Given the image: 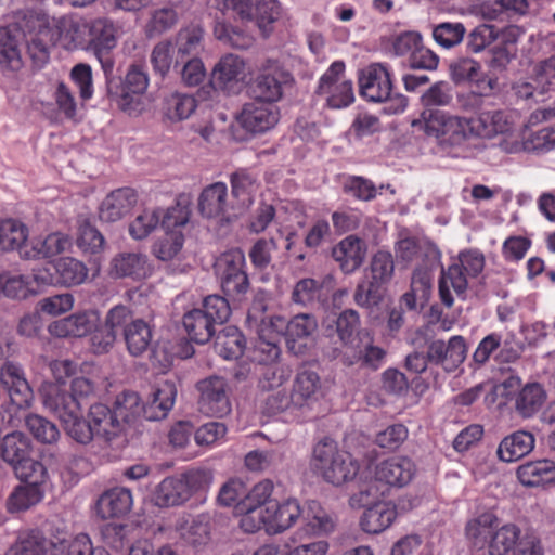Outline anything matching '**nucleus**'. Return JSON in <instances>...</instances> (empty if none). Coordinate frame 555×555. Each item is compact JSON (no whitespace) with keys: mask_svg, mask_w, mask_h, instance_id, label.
Returning a JSON list of instances; mask_svg holds the SVG:
<instances>
[{"mask_svg":"<svg viewBox=\"0 0 555 555\" xmlns=\"http://www.w3.org/2000/svg\"><path fill=\"white\" fill-rule=\"evenodd\" d=\"M485 268V257L477 249H466L459 254L447 270L441 271L439 279V296L442 304L451 307L454 302L453 293L464 298L468 280L478 276Z\"/></svg>","mask_w":555,"mask_h":555,"instance_id":"nucleus-1","label":"nucleus"},{"mask_svg":"<svg viewBox=\"0 0 555 555\" xmlns=\"http://www.w3.org/2000/svg\"><path fill=\"white\" fill-rule=\"evenodd\" d=\"M312 466L325 481L334 486L353 479L359 468L352 456L340 450L332 439H324L314 447Z\"/></svg>","mask_w":555,"mask_h":555,"instance_id":"nucleus-2","label":"nucleus"},{"mask_svg":"<svg viewBox=\"0 0 555 555\" xmlns=\"http://www.w3.org/2000/svg\"><path fill=\"white\" fill-rule=\"evenodd\" d=\"M301 515V507L296 500H287L281 504L272 502L258 514L242 516L241 528L248 533L263 529L268 534H279L289 529Z\"/></svg>","mask_w":555,"mask_h":555,"instance_id":"nucleus-3","label":"nucleus"},{"mask_svg":"<svg viewBox=\"0 0 555 555\" xmlns=\"http://www.w3.org/2000/svg\"><path fill=\"white\" fill-rule=\"evenodd\" d=\"M360 94L370 102H391L387 108L389 113L397 114L404 111L408 101L403 95L391 98L392 82L388 69L379 63H373L359 74Z\"/></svg>","mask_w":555,"mask_h":555,"instance_id":"nucleus-4","label":"nucleus"},{"mask_svg":"<svg viewBox=\"0 0 555 555\" xmlns=\"http://www.w3.org/2000/svg\"><path fill=\"white\" fill-rule=\"evenodd\" d=\"M209 479L204 470H191L180 477L165 478L155 488L154 503L159 507L181 505L195 492L206 488Z\"/></svg>","mask_w":555,"mask_h":555,"instance_id":"nucleus-5","label":"nucleus"},{"mask_svg":"<svg viewBox=\"0 0 555 555\" xmlns=\"http://www.w3.org/2000/svg\"><path fill=\"white\" fill-rule=\"evenodd\" d=\"M423 120L424 131L435 137L441 145L459 146L473 137L470 119L465 117L443 111H428L423 113Z\"/></svg>","mask_w":555,"mask_h":555,"instance_id":"nucleus-6","label":"nucleus"},{"mask_svg":"<svg viewBox=\"0 0 555 555\" xmlns=\"http://www.w3.org/2000/svg\"><path fill=\"white\" fill-rule=\"evenodd\" d=\"M215 269L223 293L234 300H242L249 289L244 253L241 249L223 253L217 258Z\"/></svg>","mask_w":555,"mask_h":555,"instance_id":"nucleus-7","label":"nucleus"},{"mask_svg":"<svg viewBox=\"0 0 555 555\" xmlns=\"http://www.w3.org/2000/svg\"><path fill=\"white\" fill-rule=\"evenodd\" d=\"M189 221V211L182 206L143 209L129 224V234L134 240L146 238L160 223L164 230L182 228Z\"/></svg>","mask_w":555,"mask_h":555,"instance_id":"nucleus-8","label":"nucleus"},{"mask_svg":"<svg viewBox=\"0 0 555 555\" xmlns=\"http://www.w3.org/2000/svg\"><path fill=\"white\" fill-rule=\"evenodd\" d=\"M119 27L106 17L88 20L87 51L94 53L106 75L112 74L114 61L109 53L117 46Z\"/></svg>","mask_w":555,"mask_h":555,"instance_id":"nucleus-9","label":"nucleus"},{"mask_svg":"<svg viewBox=\"0 0 555 555\" xmlns=\"http://www.w3.org/2000/svg\"><path fill=\"white\" fill-rule=\"evenodd\" d=\"M318 93L324 98L326 104L332 108H344L353 102L352 82L345 76L344 62H334L321 76Z\"/></svg>","mask_w":555,"mask_h":555,"instance_id":"nucleus-10","label":"nucleus"},{"mask_svg":"<svg viewBox=\"0 0 555 555\" xmlns=\"http://www.w3.org/2000/svg\"><path fill=\"white\" fill-rule=\"evenodd\" d=\"M49 27L51 44L60 46L68 51L78 49L87 51L88 20L75 15H65L53 18Z\"/></svg>","mask_w":555,"mask_h":555,"instance_id":"nucleus-11","label":"nucleus"},{"mask_svg":"<svg viewBox=\"0 0 555 555\" xmlns=\"http://www.w3.org/2000/svg\"><path fill=\"white\" fill-rule=\"evenodd\" d=\"M62 423L65 433L76 442L88 444L94 439V431L90 418L85 420L81 415V406L75 400H68L65 404H57L55 400L49 399L48 406Z\"/></svg>","mask_w":555,"mask_h":555,"instance_id":"nucleus-12","label":"nucleus"},{"mask_svg":"<svg viewBox=\"0 0 555 555\" xmlns=\"http://www.w3.org/2000/svg\"><path fill=\"white\" fill-rule=\"evenodd\" d=\"M232 209L234 206L229 202L228 186L223 182L206 186L198 196L199 214L217 224L230 223L235 216Z\"/></svg>","mask_w":555,"mask_h":555,"instance_id":"nucleus-13","label":"nucleus"},{"mask_svg":"<svg viewBox=\"0 0 555 555\" xmlns=\"http://www.w3.org/2000/svg\"><path fill=\"white\" fill-rule=\"evenodd\" d=\"M0 380L8 390L11 404L9 409H28L34 402V392L21 365L5 362L0 370Z\"/></svg>","mask_w":555,"mask_h":555,"instance_id":"nucleus-14","label":"nucleus"},{"mask_svg":"<svg viewBox=\"0 0 555 555\" xmlns=\"http://www.w3.org/2000/svg\"><path fill=\"white\" fill-rule=\"evenodd\" d=\"M199 408L207 415L222 417L231 412L229 387L222 377L212 376L198 383Z\"/></svg>","mask_w":555,"mask_h":555,"instance_id":"nucleus-15","label":"nucleus"},{"mask_svg":"<svg viewBox=\"0 0 555 555\" xmlns=\"http://www.w3.org/2000/svg\"><path fill=\"white\" fill-rule=\"evenodd\" d=\"M467 346L462 336H452L447 343L441 339L428 345V359L446 372H454L466 359Z\"/></svg>","mask_w":555,"mask_h":555,"instance_id":"nucleus-16","label":"nucleus"},{"mask_svg":"<svg viewBox=\"0 0 555 555\" xmlns=\"http://www.w3.org/2000/svg\"><path fill=\"white\" fill-rule=\"evenodd\" d=\"M279 118L280 112L276 106L256 100L244 105L237 120L247 131L262 133L272 129Z\"/></svg>","mask_w":555,"mask_h":555,"instance_id":"nucleus-17","label":"nucleus"},{"mask_svg":"<svg viewBox=\"0 0 555 555\" xmlns=\"http://www.w3.org/2000/svg\"><path fill=\"white\" fill-rule=\"evenodd\" d=\"M94 391L93 383L86 377H75L69 388L62 384L44 383L41 386L40 395L43 406H48L49 399L55 400L59 404H65L68 400L81 406V400L88 398Z\"/></svg>","mask_w":555,"mask_h":555,"instance_id":"nucleus-18","label":"nucleus"},{"mask_svg":"<svg viewBox=\"0 0 555 555\" xmlns=\"http://www.w3.org/2000/svg\"><path fill=\"white\" fill-rule=\"evenodd\" d=\"M20 410L8 409V418L3 417V422L10 427H18L24 422L34 438L42 443H54L59 440L61 434L53 422L39 414H22Z\"/></svg>","mask_w":555,"mask_h":555,"instance_id":"nucleus-19","label":"nucleus"},{"mask_svg":"<svg viewBox=\"0 0 555 555\" xmlns=\"http://www.w3.org/2000/svg\"><path fill=\"white\" fill-rule=\"evenodd\" d=\"M415 472L411 459L397 455L377 463L374 467V478L384 485L401 488L413 479Z\"/></svg>","mask_w":555,"mask_h":555,"instance_id":"nucleus-20","label":"nucleus"},{"mask_svg":"<svg viewBox=\"0 0 555 555\" xmlns=\"http://www.w3.org/2000/svg\"><path fill=\"white\" fill-rule=\"evenodd\" d=\"M292 75L278 66H272L262 72L255 81L254 93L258 101L272 104L279 101L284 88L292 85Z\"/></svg>","mask_w":555,"mask_h":555,"instance_id":"nucleus-21","label":"nucleus"},{"mask_svg":"<svg viewBox=\"0 0 555 555\" xmlns=\"http://www.w3.org/2000/svg\"><path fill=\"white\" fill-rule=\"evenodd\" d=\"M108 272L114 278L143 280L151 276L153 267L145 254L122 251L112 258Z\"/></svg>","mask_w":555,"mask_h":555,"instance_id":"nucleus-22","label":"nucleus"},{"mask_svg":"<svg viewBox=\"0 0 555 555\" xmlns=\"http://www.w3.org/2000/svg\"><path fill=\"white\" fill-rule=\"evenodd\" d=\"M473 137L491 139L500 133H506L514 127L513 116L506 112L482 111L470 118Z\"/></svg>","mask_w":555,"mask_h":555,"instance_id":"nucleus-23","label":"nucleus"},{"mask_svg":"<svg viewBox=\"0 0 555 555\" xmlns=\"http://www.w3.org/2000/svg\"><path fill=\"white\" fill-rule=\"evenodd\" d=\"M138 203V193L131 188L111 192L102 202L99 216L102 221L116 222L122 219Z\"/></svg>","mask_w":555,"mask_h":555,"instance_id":"nucleus-24","label":"nucleus"},{"mask_svg":"<svg viewBox=\"0 0 555 555\" xmlns=\"http://www.w3.org/2000/svg\"><path fill=\"white\" fill-rule=\"evenodd\" d=\"M99 315L93 311H83L54 321L49 325V332L57 337H82L96 328Z\"/></svg>","mask_w":555,"mask_h":555,"instance_id":"nucleus-25","label":"nucleus"},{"mask_svg":"<svg viewBox=\"0 0 555 555\" xmlns=\"http://www.w3.org/2000/svg\"><path fill=\"white\" fill-rule=\"evenodd\" d=\"M366 255V244L354 235H349L337 243L332 256L345 273L359 269Z\"/></svg>","mask_w":555,"mask_h":555,"instance_id":"nucleus-26","label":"nucleus"},{"mask_svg":"<svg viewBox=\"0 0 555 555\" xmlns=\"http://www.w3.org/2000/svg\"><path fill=\"white\" fill-rule=\"evenodd\" d=\"M132 504V493L129 489L112 488L98 499L96 514L102 519L121 517L131 511Z\"/></svg>","mask_w":555,"mask_h":555,"instance_id":"nucleus-27","label":"nucleus"},{"mask_svg":"<svg viewBox=\"0 0 555 555\" xmlns=\"http://www.w3.org/2000/svg\"><path fill=\"white\" fill-rule=\"evenodd\" d=\"M322 396V382L319 374L310 369L300 370L294 380L292 402L297 406L310 405Z\"/></svg>","mask_w":555,"mask_h":555,"instance_id":"nucleus-28","label":"nucleus"},{"mask_svg":"<svg viewBox=\"0 0 555 555\" xmlns=\"http://www.w3.org/2000/svg\"><path fill=\"white\" fill-rule=\"evenodd\" d=\"M334 328L341 345L348 348L357 347V340L369 336L361 330L359 313L353 309H347L340 312L331 322H327L326 330Z\"/></svg>","mask_w":555,"mask_h":555,"instance_id":"nucleus-29","label":"nucleus"},{"mask_svg":"<svg viewBox=\"0 0 555 555\" xmlns=\"http://www.w3.org/2000/svg\"><path fill=\"white\" fill-rule=\"evenodd\" d=\"M534 446L533 434L527 430H517L501 440L496 454L501 461L512 463L528 455Z\"/></svg>","mask_w":555,"mask_h":555,"instance_id":"nucleus-30","label":"nucleus"},{"mask_svg":"<svg viewBox=\"0 0 555 555\" xmlns=\"http://www.w3.org/2000/svg\"><path fill=\"white\" fill-rule=\"evenodd\" d=\"M519 482L529 488L541 487L555 481V461L538 460L521 464L516 472Z\"/></svg>","mask_w":555,"mask_h":555,"instance_id":"nucleus-31","label":"nucleus"},{"mask_svg":"<svg viewBox=\"0 0 555 555\" xmlns=\"http://www.w3.org/2000/svg\"><path fill=\"white\" fill-rule=\"evenodd\" d=\"M70 245V240L66 234L55 232L43 238L33 240L30 247L25 245L22 248L21 255L26 259L50 258L66 251Z\"/></svg>","mask_w":555,"mask_h":555,"instance_id":"nucleus-32","label":"nucleus"},{"mask_svg":"<svg viewBox=\"0 0 555 555\" xmlns=\"http://www.w3.org/2000/svg\"><path fill=\"white\" fill-rule=\"evenodd\" d=\"M88 418H90L94 438L109 441L122 431L114 411L105 404H92L88 412Z\"/></svg>","mask_w":555,"mask_h":555,"instance_id":"nucleus-33","label":"nucleus"},{"mask_svg":"<svg viewBox=\"0 0 555 555\" xmlns=\"http://www.w3.org/2000/svg\"><path fill=\"white\" fill-rule=\"evenodd\" d=\"M23 33L17 27L0 28V65L17 70L22 66L21 47Z\"/></svg>","mask_w":555,"mask_h":555,"instance_id":"nucleus-34","label":"nucleus"},{"mask_svg":"<svg viewBox=\"0 0 555 555\" xmlns=\"http://www.w3.org/2000/svg\"><path fill=\"white\" fill-rule=\"evenodd\" d=\"M396 517L397 509L391 502H376L365 508L360 525L365 532L377 534L389 528Z\"/></svg>","mask_w":555,"mask_h":555,"instance_id":"nucleus-35","label":"nucleus"},{"mask_svg":"<svg viewBox=\"0 0 555 555\" xmlns=\"http://www.w3.org/2000/svg\"><path fill=\"white\" fill-rule=\"evenodd\" d=\"M396 255L399 260L406 263L417 257H422L429 266L438 264L441 257L439 249L434 244L429 242H418L411 237L402 238L397 243Z\"/></svg>","mask_w":555,"mask_h":555,"instance_id":"nucleus-36","label":"nucleus"},{"mask_svg":"<svg viewBox=\"0 0 555 555\" xmlns=\"http://www.w3.org/2000/svg\"><path fill=\"white\" fill-rule=\"evenodd\" d=\"M177 396L173 383L164 382L153 392L152 399L144 405L143 417L149 421H159L167 416L172 409Z\"/></svg>","mask_w":555,"mask_h":555,"instance_id":"nucleus-37","label":"nucleus"},{"mask_svg":"<svg viewBox=\"0 0 555 555\" xmlns=\"http://www.w3.org/2000/svg\"><path fill=\"white\" fill-rule=\"evenodd\" d=\"M525 532L514 522H507L496 527L492 532L488 544L490 555H507L514 552L524 538Z\"/></svg>","mask_w":555,"mask_h":555,"instance_id":"nucleus-38","label":"nucleus"},{"mask_svg":"<svg viewBox=\"0 0 555 555\" xmlns=\"http://www.w3.org/2000/svg\"><path fill=\"white\" fill-rule=\"evenodd\" d=\"M0 449L2 460L14 467L29 456L31 441L24 433L14 430L3 437Z\"/></svg>","mask_w":555,"mask_h":555,"instance_id":"nucleus-39","label":"nucleus"},{"mask_svg":"<svg viewBox=\"0 0 555 555\" xmlns=\"http://www.w3.org/2000/svg\"><path fill=\"white\" fill-rule=\"evenodd\" d=\"M204 31L198 26H189L179 30L172 44L176 51V62L186 57H197L203 51Z\"/></svg>","mask_w":555,"mask_h":555,"instance_id":"nucleus-40","label":"nucleus"},{"mask_svg":"<svg viewBox=\"0 0 555 555\" xmlns=\"http://www.w3.org/2000/svg\"><path fill=\"white\" fill-rule=\"evenodd\" d=\"M273 492L272 481L264 479L256 483L250 490L246 489L245 499L237 504V512L242 516L258 514L260 508H264L272 503L271 495Z\"/></svg>","mask_w":555,"mask_h":555,"instance_id":"nucleus-41","label":"nucleus"},{"mask_svg":"<svg viewBox=\"0 0 555 555\" xmlns=\"http://www.w3.org/2000/svg\"><path fill=\"white\" fill-rule=\"evenodd\" d=\"M124 337L128 351L138 357L149 349L152 341V328L144 320L134 319L124 328Z\"/></svg>","mask_w":555,"mask_h":555,"instance_id":"nucleus-42","label":"nucleus"},{"mask_svg":"<svg viewBox=\"0 0 555 555\" xmlns=\"http://www.w3.org/2000/svg\"><path fill=\"white\" fill-rule=\"evenodd\" d=\"M306 528L317 535L327 534L335 528V520L317 501L308 502L301 508V515Z\"/></svg>","mask_w":555,"mask_h":555,"instance_id":"nucleus-43","label":"nucleus"},{"mask_svg":"<svg viewBox=\"0 0 555 555\" xmlns=\"http://www.w3.org/2000/svg\"><path fill=\"white\" fill-rule=\"evenodd\" d=\"M499 526V518L492 512H483L469 519L465 527L467 539L474 545L489 543L492 532Z\"/></svg>","mask_w":555,"mask_h":555,"instance_id":"nucleus-44","label":"nucleus"},{"mask_svg":"<svg viewBox=\"0 0 555 555\" xmlns=\"http://www.w3.org/2000/svg\"><path fill=\"white\" fill-rule=\"evenodd\" d=\"M245 77V62L238 55L227 54L214 67L212 78L220 88Z\"/></svg>","mask_w":555,"mask_h":555,"instance_id":"nucleus-45","label":"nucleus"},{"mask_svg":"<svg viewBox=\"0 0 555 555\" xmlns=\"http://www.w3.org/2000/svg\"><path fill=\"white\" fill-rule=\"evenodd\" d=\"M183 325L190 337L198 344L207 343L215 333V323L202 311L193 309L184 314Z\"/></svg>","mask_w":555,"mask_h":555,"instance_id":"nucleus-46","label":"nucleus"},{"mask_svg":"<svg viewBox=\"0 0 555 555\" xmlns=\"http://www.w3.org/2000/svg\"><path fill=\"white\" fill-rule=\"evenodd\" d=\"M197 103L194 96L185 93L175 92L164 101V116L172 121L188 119L196 109Z\"/></svg>","mask_w":555,"mask_h":555,"instance_id":"nucleus-47","label":"nucleus"},{"mask_svg":"<svg viewBox=\"0 0 555 555\" xmlns=\"http://www.w3.org/2000/svg\"><path fill=\"white\" fill-rule=\"evenodd\" d=\"M43 496L40 487L34 485H20L7 500V508L10 513H20L38 504Z\"/></svg>","mask_w":555,"mask_h":555,"instance_id":"nucleus-48","label":"nucleus"},{"mask_svg":"<svg viewBox=\"0 0 555 555\" xmlns=\"http://www.w3.org/2000/svg\"><path fill=\"white\" fill-rule=\"evenodd\" d=\"M50 555H94V550L87 534L69 539L54 537L50 542Z\"/></svg>","mask_w":555,"mask_h":555,"instance_id":"nucleus-49","label":"nucleus"},{"mask_svg":"<svg viewBox=\"0 0 555 555\" xmlns=\"http://www.w3.org/2000/svg\"><path fill=\"white\" fill-rule=\"evenodd\" d=\"M50 542L38 531L25 532L5 555H50Z\"/></svg>","mask_w":555,"mask_h":555,"instance_id":"nucleus-50","label":"nucleus"},{"mask_svg":"<svg viewBox=\"0 0 555 555\" xmlns=\"http://www.w3.org/2000/svg\"><path fill=\"white\" fill-rule=\"evenodd\" d=\"M54 267L60 283L65 286L80 285L88 278V268L86 264L73 257L60 258Z\"/></svg>","mask_w":555,"mask_h":555,"instance_id":"nucleus-51","label":"nucleus"},{"mask_svg":"<svg viewBox=\"0 0 555 555\" xmlns=\"http://www.w3.org/2000/svg\"><path fill=\"white\" fill-rule=\"evenodd\" d=\"M545 398V391L540 384H528L517 396L516 410L521 416L530 417L541 409Z\"/></svg>","mask_w":555,"mask_h":555,"instance_id":"nucleus-52","label":"nucleus"},{"mask_svg":"<svg viewBox=\"0 0 555 555\" xmlns=\"http://www.w3.org/2000/svg\"><path fill=\"white\" fill-rule=\"evenodd\" d=\"M28 237V230L24 223L14 219L0 221V249L13 250L24 248L23 244Z\"/></svg>","mask_w":555,"mask_h":555,"instance_id":"nucleus-53","label":"nucleus"},{"mask_svg":"<svg viewBox=\"0 0 555 555\" xmlns=\"http://www.w3.org/2000/svg\"><path fill=\"white\" fill-rule=\"evenodd\" d=\"M232 195L236 198V209H247L254 202L258 185L255 179L246 172H237L232 176Z\"/></svg>","mask_w":555,"mask_h":555,"instance_id":"nucleus-54","label":"nucleus"},{"mask_svg":"<svg viewBox=\"0 0 555 555\" xmlns=\"http://www.w3.org/2000/svg\"><path fill=\"white\" fill-rule=\"evenodd\" d=\"M318 328L315 318L308 313H300L292 318L286 325V336L292 349H295V343L311 337Z\"/></svg>","mask_w":555,"mask_h":555,"instance_id":"nucleus-55","label":"nucleus"},{"mask_svg":"<svg viewBox=\"0 0 555 555\" xmlns=\"http://www.w3.org/2000/svg\"><path fill=\"white\" fill-rule=\"evenodd\" d=\"M181 228L165 230V235L157 240L153 246V254L163 261L175 258L183 246V234Z\"/></svg>","mask_w":555,"mask_h":555,"instance_id":"nucleus-56","label":"nucleus"},{"mask_svg":"<svg viewBox=\"0 0 555 555\" xmlns=\"http://www.w3.org/2000/svg\"><path fill=\"white\" fill-rule=\"evenodd\" d=\"M143 409L138 393L124 392L116 398L113 411L121 428H124L125 423L132 422L141 414L143 415Z\"/></svg>","mask_w":555,"mask_h":555,"instance_id":"nucleus-57","label":"nucleus"},{"mask_svg":"<svg viewBox=\"0 0 555 555\" xmlns=\"http://www.w3.org/2000/svg\"><path fill=\"white\" fill-rule=\"evenodd\" d=\"M280 5L276 0H255L253 20L262 35H268L272 24L280 17Z\"/></svg>","mask_w":555,"mask_h":555,"instance_id":"nucleus-58","label":"nucleus"},{"mask_svg":"<svg viewBox=\"0 0 555 555\" xmlns=\"http://www.w3.org/2000/svg\"><path fill=\"white\" fill-rule=\"evenodd\" d=\"M356 346L357 347L352 348L354 350L352 356L344 357L346 364L353 365L361 363L372 369H377L380 365L385 357V351L382 348L372 345L370 340L363 344L362 347L359 344Z\"/></svg>","mask_w":555,"mask_h":555,"instance_id":"nucleus-59","label":"nucleus"},{"mask_svg":"<svg viewBox=\"0 0 555 555\" xmlns=\"http://www.w3.org/2000/svg\"><path fill=\"white\" fill-rule=\"evenodd\" d=\"M395 272V261L388 251L379 250L371 259L370 275L374 283L383 285L390 282Z\"/></svg>","mask_w":555,"mask_h":555,"instance_id":"nucleus-60","label":"nucleus"},{"mask_svg":"<svg viewBox=\"0 0 555 555\" xmlns=\"http://www.w3.org/2000/svg\"><path fill=\"white\" fill-rule=\"evenodd\" d=\"M525 139L527 153L542 155L555 150V128L525 132Z\"/></svg>","mask_w":555,"mask_h":555,"instance_id":"nucleus-61","label":"nucleus"},{"mask_svg":"<svg viewBox=\"0 0 555 555\" xmlns=\"http://www.w3.org/2000/svg\"><path fill=\"white\" fill-rule=\"evenodd\" d=\"M466 29L462 23H441L433 30L435 41L446 48L450 49L462 42Z\"/></svg>","mask_w":555,"mask_h":555,"instance_id":"nucleus-62","label":"nucleus"},{"mask_svg":"<svg viewBox=\"0 0 555 555\" xmlns=\"http://www.w3.org/2000/svg\"><path fill=\"white\" fill-rule=\"evenodd\" d=\"M15 475L27 485L40 487L47 479V469L44 465L29 456L23 460L20 464L12 467Z\"/></svg>","mask_w":555,"mask_h":555,"instance_id":"nucleus-63","label":"nucleus"},{"mask_svg":"<svg viewBox=\"0 0 555 555\" xmlns=\"http://www.w3.org/2000/svg\"><path fill=\"white\" fill-rule=\"evenodd\" d=\"M216 348L218 353L229 360L238 358L244 350V340L241 333L229 327L227 334L217 337Z\"/></svg>","mask_w":555,"mask_h":555,"instance_id":"nucleus-64","label":"nucleus"}]
</instances>
